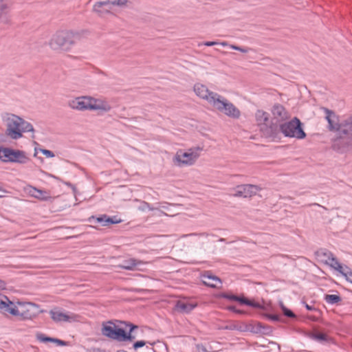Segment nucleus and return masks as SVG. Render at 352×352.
I'll return each mask as SVG.
<instances>
[{"mask_svg": "<svg viewBox=\"0 0 352 352\" xmlns=\"http://www.w3.org/2000/svg\"><path fill=\"white\" fill-rule=\"evenodd\" d=\"M238 299L236 301L237 302H239L241 304H244V305H247V303L248 302L249 300L245 298H240L238 296Z\"/></svg>", "mask_w": 352, "mask_h": 352, "instance_id": "nucleus-40", "label": "nucleus"}, {"mask_svg": "<svg viewBox=\"0 0 352 352\" xmlns=\"http://www.w3.org/2000/svg\"><path fill=\"white\" fill-rule=\"evenodd\" d=\"M0 309L3 313H9L13 316H21L23 318H32L38 314V307L32 302L22 305L19 309L7 296L0 295Z\"/></svg>", "mask_w": 352, "mask_h": 352, "instance_id": "nucleus-5", "label": "nucleus"}, {"mask_svg": "<svg viewBox=\"0 0 352 352\" xmlns=\"http://www.w3.org/2000/svg\"><path fill=\"white\" fill-rule=\"evenodd\" d=\"M340 274L346 278V279L352 283V270L347 266H344Z\"/></svg>", "mask_w": 352, "mask_h": 352, "instance_id": "nucleus-30", "label": "nucleus"}, {"mask_svg": "<svg viewBox=\"0 0 352 352\" xmlns=\"http://www.w3.org/2000/svg\"><path fill=\"white\" fill-rule=\"evenodd\" d=\"M321 109L325 113V119L328 122L329 131H336V137L332 142L333 150L344 153L352 150V115L344 118L340 122L334 111L327 108Z\"/></svg>", "mask_w": 352, "mask_h": 352, "instance_id": "nucleus-1", "label": "nucleus"}, {"mask_svg": "<svg viewBox=\"0 0 352 352\" xmlns=\"http://www.w3.org/2000/svg\"><path fill=\"white\" fill-rule=\"evenodd\" d=\"M256 120L261 126V130L266 137H274L278 132V126L273 122L269 120V113L263 111L258 110L255 114Z\"/></svg>", "mask_w": 352, "mask_h": 352, "instance_id": "nucleus-6", "label": "nucleus"}, {"mask_svg": "<svg viewBox=\"0 0 352 352\" xmlns=\"http://www.w3.org/2000/svg\"><path fill=\"white\" fill-rule=\"evenodd\" d=\"M212 106L230 118L237 119L241 116L239 109L219 94L215 100L213 101Z\"/></svg>", "mask_w": 352, "mask_h": 352, "instance_id": "nucleus-9", "label": "nucleus"}, {"mask_svg": "<svg viewBox=\"0 0 352 352\" xmlns=\"http://www.w3.org/2000/svg\"><path fill=\"white\" fill-rule=\"evenodd\" d=\"M204 44L206 46H213V45H218L219 43L216 42V41H206Z\"/></svg>", "mask_w": 352, "mask_h": 352, "instance_id": "nucleus-41", "label": "nucleus"}, {"mask_svg": "<svg viewBox=\"0 0 352 352\" xmlns=\"http://www.w3.org/2000/svg\"><path fill=\"white\" fill-rule=\"evenodd\" d=\"M138 329V326L122 320L107 321L102 323V334L107 338L118 341H133L135 336L132 331Z\"/></svg>", "mask_w": 352, "mask_h": 352, "instance_id": "nucleus-2", "label": "nucleus"}, {"mask_svg": "<svg viewBox=\"0 0 352 352\" xmlns=\"http://www.w3.org/2000/svg\"><path fill=\"white\" fill-rule=\"evenodd\" d=\"M228 309L232 310V311H234V312H236V309H235V307H233V306H230V307H228Z\"/></svg>", "mask_w": 352, "mask_h": 352, "instance_id": "nucleus-46", "label": "nucleus"}, {"mask_svg": "<svg viewBox=\"0 0 352 352\" xmlns=\"http://www.w3.org/2000/svg\"><path fill=\"white\" fill-rule=\"evenodd\" d=\"M110 10L109 6H103L102 8H100V10H102L103 12H98L97 10H94V11L96 13H98L99 15H102L104 14H106V13H109L110 12Z\"/></svg>", "mask_w": 352, "mask_h": 352, "instance_id": "nucleus-34", "label": "nucleus"}, {"mask_svg": "<svg viewBox=\"0 0 352 352\" xmlns=\"http://www.w3.org/2000/svg\"><path fill=\"white\" fill-rule=\"evenodd\" d=\"M90 102L89 110H100L104 112H108L111 109L107 102L100 99L90 97Z\"/></svg>", "mask_w": 352, "mask_h": 352, "instance_id": "nucleus-17", "label": "nucleus"}, {"mask_svg": "<svg viewBox=\"0 0 352 352\" xmlns=\"http://www.w3.org/2000/svg\"><path fill=\"white\" fill-rule=\"evenodd\" d=\"M247 305H249L252 307H256V308L260 307V305L258 302H254L250 300L248 301V302L247 303Z\"/></svg>", "mask_w": 352, "mask_h": 352, "instance_id": "nucleus-39", "label": "nucleus"}, {"mask_svg": "<svg viewBox=\"0 0 352 352\" xmlns=\"http://www.w3.org/2000/svg\"><path fill=\"white\" fill-rule=\"evenodd\" d=\"M96 222L100 223L102 226H107L110 224H116L121 222L120 219H117L116 217H109L107 214H103L99 217L96 218Z\"/></svg>", "mask_w": 352, "mask_h": 352, "instance_id": "nucleus-23", "label": "nucleus"}, {"mask_svg": "<svg viewBox=\"0 0 352 352\" xmlns=\"http://www.w3.org/2000/svg\"><path fill=\"white\" fill-rule=\"evenodd\" d=\"M219 241L223 242V241H225V239H223V238H221V239H219Z\"/></svg>", "mask_w": 352, "mask_h": 352, "instance_id": "nucleus-49", "label": "nucleus"}, {"mask_svg": "<svg viewBox=\"0 0 352 352\" xmlns=\"http://www.w3.org/2000/svg\"><path fill=\"white\" fill-rule=\"evenodd\" d=\"M163 204L164 205H162L161 207H162V208L165 209V210H168V206H167L168 205H170V204H168L166 202L164 203Z\"/></svg>", "mask_w": 352, "mask_h": 352, "instance_id": "nucleus-43", "label": "nucleus"}, {"mask_svg": "<svg viewBox=\"0 0 352 352\" xmlns=\"http://www.w3.org/2000/svg\"><path fill=\"white\" fill-rule=\"evenodd\" d=\"M272 113L273 115V120H276V122H282L289 118L288 113L285 107L280 104H276L273 107Z\"/></svg>", "mask_w": 352, "mask_h": 352, "instance_id": "nucleus-16", "label": "nucleus"}, {"mask_svg": "<svg viewBox=\"0 0 352 352\" xmlns=\"http://www.w3.org/2000/svg\"><path fill=\"white\" fill-rule=\"evenodd\" d=\"M40 151L43 155H45L47 157H54V153L50 150L41 148Z\"/></svg>", "mask_w": 352, "mask_h": 352, "instance_id": "nucleus-33", "label": "nucleus"}, {"mask_svg": "<svg viewBox=\"0 0 352 352\" xmlns=\"http://www.w3.org/2000/svg\"><path fill=\"white\" fill-rule=\"evenodd\" d=\"M195 307V304L190 303L185 300H178L175 305V310L182 314H188Z\"/></svg>", "mask_w": 352, "mask_h": 352, "instance_id": "nucleus-21", "label": "nucleus"}, {"mask_svg": "<svg viewBox=\"0 0 352 352\" xmlns=\"http://www.w3.org/2000/svg\"><path fill=\"white\" fill-rule=\"evenodd\" d=\"M261 188L252 184H241L237 186L234 189V197H243L245 198L251 197L256 194Z\"/></svg>", "mask_w": 352, "mask_h": 352, "instance_id": "nucleus-12", "label": "nucleus"}, {"mask_svg": "<svg viewBox=\"0 0 352 352\" xmlns=\"http://www.w3.org/2000/svg\"><path fill=\"white\" fill-rule=\"evenodd\" d=\"M194 91L198 97L206 100L211 105L219 95L217 93L210 91L206 85L201 83H196L194 85Z\"/></svg>", "mask_w": 352, "mask_h": 352, "instance_id": "nucleus-11", "label": "nucleus"}, {"mask_svg": "<svg viewBox=\"0 0 352 352\" xmlns=\"http://www.w3.org/2000/svg\"><path fill=\"white\" fill-rule=\"evenodd\" d=\"M50 314L52 319L56 322H70L74 320L76 318L74 314L68 315L57 309L51 310Z\"/></svg>", "mask_w": 352, "mask_h": 352, "instance_id": "nucleus-15", "label": "nucleus"}, {"mask_svg": "<svg viewBox=\"0 0 352 352\" xmlns=\"http://www.w3.org/2000/svg\"><path fill=\"white\" fill-rule=\"evenodd\" d=\"M202 281L204 285L213 288H217L221 284V279L210 272H206L202 275Z\"/></svg>", "mask_w": 352, "mask_h": 352, "instance_id": "nucleus-18", "label": "nucleus"}, {"mask_svg": "<svg viewBox=\"0 0 352 352\" xmlns=\"http://www.w3.org/2000/svg\"><path fill=\"white\" fill-rule=\"evenodd\" d=\"M254 333H268L270 331V328L265 326L261 322H258L252 329Z\"/></svg>", "mask_w": 352, "mask_h": 352, "instance_id": "nucleus-27", "label": "nucleus"}, {"mask_svg": "<svg viewBox=\"0 0 352 352\" xmlns=\"http://www.w3.org/2000/svg\"><path fill=\"white\" fill-rule=\"evenodd\" d=\"M197 235H199V236H208V234L207 233H205V232L199 233V234H197V233H190V234H183L181 237L182 238H186V237H188V236H197Z\"/></svg>", "mask_w": 352, "mask_h": 352, "instance_id": "nucleus-37", "label": "nucleus"}, {"mask_svg": "<svg viewBox=\"0 0 352 352\" xmlns=\"http://www.w3.org/2000/svg\"><path fill=\"white\" fill-rule=\"evenodd\" d=\"M90 97L81 96L71 100L68 102V105L70 108L78 111L89 110Z\"/></svg>", "mask_w": 352, "mask_h": 352, "instance_id": "nucleus-13", "label": "nucleus"}, {"mask_svg": "<svg viewBox=\"0 0 352 352\" xmlns=\"http://www.w3.org/2000/svg\"><path fill=\"white\" fill-rule=\"evenodd\" d=\"M306 308L308 309V310H312L313 309V307L309 306V305H306Z\"/></svg>", "mask_w": 352, "mask_h": 352, "instance_id": "nucleus-47", "label": "nucleus"}, {"mask_svg": "<svg viewBox=\"0 0 352 352\" xmlns=\"http://www.w3.org/2000/svg\"><path fill=\"white\" fill-rule=\"evenodd\" d=\"M5 287V283L0 280V289H3Z\"/></svg>", "mask_w": 352, "mask_h": 352, "instance_id": "nucleus-45", "label": "nucleus"}, {"mask_svg": "<svg viewBox=\"0 0 352 352\" xmlns=\"http://www.w3.org/2000/svg\"><path fill=\"white\" fill-rule=\"evenodd\" d=\"M267 317L274 321H278L279 320V316L277 315H268Z\"/></svg>", "mask_w": 352, "mask_h": 352, "instance_id": "nucleus-42", "label": "nucleus"}, {"mask_svg": "<svg viewBox=\"0 0 352 352\" xmlns=\"http://www.w3.org/2000/svg\"><path fill=\"white\" fill-rule=\"evenodd\" d=\"M128 2V0H107L104 1H98L94 4L93 10L98 12H103L102 10H100V8L103 6H109V9H111L113 6L118 7L126 6Z\"/></svg>", "mask_w": 352, "mask_h": 352, "instance_id": "nucleus-14", "label": "nucleus"}, {"mask_svg": "<svg viewBox=\"0 0 352 352\" xmlns=\"http://www.w3.org/2000/svg\"><path fill=\"white\" fill-rule=\"evenodd\" d=\"M138 210H141V211H146V210H157L160 212V213L163 215H165V216H168V214L164 212V211L160 210L159 208H153L151 206V205L146 202V201H142L141 202V204L138 207Z\"/></svg>", "mask_w": 352, "mask_h": 352, "instance_id": "nucleus-29", "label": "nucleus"}, {"mask_svg": "<svg viewBox=\"0 0 352 352\" xmlns=\"http://www.w3.org/2000/svg\"><path fill=\"white\" fill-rule=\"evenodd\" d=\"M142 264V261L131 258L124 260L123 263L118 265V267L126 270H138V267Z\"/></svg>", "mask_w": 352, "mask_h": 352, "instance_id": "nucleus-19", "label": "nucleus"}, {"mask_svg": "<svg viewBox=\"0 0 352 352\" xmlns=\"http://www.w3.org/2000/svg\"><path fill=\"white\" fill-rule=\"evenodd\" d=\"M116 352H127V351H124V350H118V351H117Z\"/></svg>", "mask_w": 352, "mask_h": 352, "instance_id": "nucleus-50", "label": "nucleus"}, {"mask_svg": "<svg viewBox=\"0 0 352 352\" xmlns=\"http://www.w3.org/2000/svg\"><path fill=\"white\" fill-rule=\"evenodd\" d=\"M219 44L222 45V46H228V45L230 46V45L227 42H226V41H223V42L219 43Z\"/></svg>", "mask_w": 352, "mask_h": 352, "instance_id": "nucleus-44", "label": "nucleus"}, {"mask_svg": "<svg viewBox=\"0 0 352 352\" xmlns=\"http://www.w3.org/2000/svg\"><path fill=\"white\" fill-rule=\"evenodd\" d=\"M2 119L6 127L4 135L12 140L21 138L23 133L34 131L30 123L16 115L6 113L3 115Z\"/></svg>", "mask_w": 352, "mask_h": 352, "instance_id": "nucleus-3", "label": "nucleus"}, {"mask_svg": "<svg viewBox=\"0 0 352 352\" xmlns=\"http://www.w3.org/2000/svg\"><path fill=\"white\" fill-rule=\"evenodd\" d=\"M0 160L4 162H14L21 164H26L29 161V158L24 151L10 148H4L0 150Z\"/></svg>", "mask_w": 352, "mask_h": 352, "instance_id": "nucleus-10", "label": "nucleus"}, {"mask_svg": "<svg viewBox=\"0 0 352 352\" xmlns=\"http://www.w3.org/2000/svg\"><path fill=\"white\" fill-rule=\"evenodd\" d=\"M29 193L34 197L42 201H47L51 198L49 193L45 190L37 189L34 187H30Z\"/></svg>", "mask_w": 352, "mask_h": 352, "instance_id": "nucleus-22", "label": "nucleus"}, {"mask_svg": "<svg viewBox=\"0 0 352 352\" xmlns=\"http://www.w3.org/2000/svg\"><path fill=\"white\" fill-rule=\"evenodd\" d=\"M280 131L286 137L303 139L306 133L302 129V123L297 118L291 121L281 124L278 126V131Z\"/></svg>", "mask_w": 352, "mask_h": 352, "instance_id": "nucleus-7", "label": "nucleus"}, {"mask_svg": "<svg viewBox=\"0 0 352 352\" xmlns=\"http://www.w3.org/2000/svg\"><path fill=\"white\" fill-rule=\"evenodd\" d=\"M66 184L69 186H72L73 190H75V187L72 184H71L70 183H66Z\"/></svg>", "mask_w": 352, "mask_h": 352, "instance_id": "nucleus-48", "label": "nucleus"}, {"mask_svg": "<svg viewBox=\"0 0 352 352\" xmlns=\"http://www.w3.org/2000/svg\"><path fill=\"white\" fill-rule=\"evenodd\" d=\"M280 307L285 316L289 318H296V315L292 312V311L286 308L282 302L280 303Z\"/></svg>", "mask_w": 352, "mask_h": 352, "instance_id": "nucleus-31", "label": "nucleus"}, {"mask_svg": "<svg viewBox=\"0 0 352 352\" xmlns=\"http://www.w3.org/2000/svg\"><path fill=\"white\" fill-rule=\"evenodd\" d=\"M202 150V147L196 146L189 148L186 152L178 151L173 157V162L179 166L192 165L199 157V152Z\"/></svg>", "mask_w": 352, "mask_h": 352, "instance_id": "nucleus-8", "label": "nucleus"}, {"mask_svg": "<svg viewBox=\"0 0 352 352\" xmlns=\"http://www.w3.org/2000/svg\"><path fill=\"white\" fill-rule=\"evenodd\" d=\"M146 342L143 340L137 341L133 344V349L136 350L139 348L144 346Z\"/></svg>", "mask_w": 352, "mask_h": 352, "instance_id": "nucleus-35", "label": "nucleus"}, {"mask_svg": "<svg viewBox=\"0 0 352 352\" xmlns=\"http://www.w3.org/2000/svg\"><path fill=\"white\" fill-rule=\"evenodd\" d=\"M225 298L229 299L230 300L236 301L238 299V296L233 294H226L223 296Z\"/></svg>", "mask_w": 352, "mask_h": 352, "instance_id": "nucleus-36", "label": "nucleus"}, {"mask_svg": "<svg viewBox=\"0 0 352 352\" xmlns=\"http://www.w3.org/2000/svg\"><path fill=\"white\" fill-rule=\"evenodd\" d=\"M236 313H239V314H241V313H243V311H239V310H237V309L236 310Z\"/></svg>", "mask_w": 352, "mask_h": 352, "instance_id": "nucleus-51", "label": "nucleus"}, {"mask_svg": "<svg viewBox=\"0 0 352 352\" xmlns=\"http://www.w3.org/2000/svg\"><path fill=\"white\" fill-rule=\"evenodd\" d=\"M12 4L11 0H0V21L3 23L8 22L5 16L9 12Z\"/></svg>", "mask_w": 352, "mask_h": 352, "instance_id": "nucleus-20", "label": "nucleus"}, {"mask_svg": "<svg viewBox=\"0 0 352 352\" xmlns=\"http://www.w3.org/2000/svg\"><path fill=\"white\" fill-rule=\"evenodd\" d=\"M315 338H316V339H317L318 340H321V341H323V340H326V336L324 333H316L315 335Z\"/></svg>", "mask_w": 352, "mask_h": 352, "instance_id": "nucleus-38", "label": "nucleus"}, {"mask_svg": "<svg viewBox=\"0 0 352 352\" xmlns=\"http://www.w3.org/2000/svg\"><path fill=\"white\" fill-rule=\"evenodd\" d=\"M325 301L331 305L337 304L341 302L342 298L340 296L336 294H326L324 296Z\"/></svg>", "mask_w": 352, "mask_h": 352, "instance_id": "nucleus-28", "label": "nucleus"}, {"mask_svg": "<svg viewBox=\"0 0 352 352\" xmlns=\"http://www.w3.org/2000/svg\"><path fill=\"white\" fill-rule=\"evenodd\" d=\"M324 263L327 265H329L331 267L335 269L338 272L340 273L342 269L344 267L342 264H340L337 258L333 256L331 257L330 260H324Z\"/></svg>", "mask_w": 352, "mask_h": 352, "instance_id": "nucleus-25", "label": "nucleus"}, {"mask_svg": "<svg viewBox=\"0 0 352 352\" xmlns=\"http://www.w3.org/2000/svg\"><path fill=\"white\" fill-rule=\"evenodd\" d=\"M73 237H74V236H69L68 238H69V239H71V238H73Z\"/></svg>", "mask_w": 352, "mask_h": 352, "instance_id": "nucleus-52", "label": "nucleus"}, {"mask_svg": "<svg viewBox=\"0 0 352 352\" xmlns=\"http://www.w3.org/2000/svg\"><path fill=\"white\" fill-rule=\"evenodd\" d=\"M36 338L38 340H39L40 342H51L56 343L58 345H60V346L67 345L66 342L59 340V339H57V338L47 337L43 333H38L36 335Z\"/></svg>", "mask_w": 352, "mask_h": 352, "instance_id": "nucleus-24", "label": "nucleus"}, {"mask_svg": "<svg viewBox=\"0 0 352 352\" xmlns=\"http://www.w3.org/2000/svg\"><path fill=\"white\" fill-rule=\"evenodd\" d=\"M230 47L231 49L239 51V52H243V53H247L250 50V48H248V47H242L234 45H230Z\"/></svg>", "mask_w": 352, "mask_h": 352, "instance_id": "nucleus-32", "label": "nucleus"}, {"mask_svg": "<svg viewBox=\"0 0 352 352\" xmlns=\"http://www.w3.org/2000/svg\"><path fill=\"white\" fill-rule=\"evenodd\" d=\"M316 256L320 258L323 262L324 260L329 261L331 257L333 256V253L326 249L318 250L316 252Z\"/></svg>", "mask_w": 352, "mask_h": 352, "instance_id": "nucleus-26", "label": "nucleus"}, {"mask_svg": "<svg viewBox=\"0 0 352 352\" xmlns=\"http://www.w3.org/2000/svg\"><path fill=\"white\" fill-rule=\"evenodd\" d=\"M80 39L78 32L70 30H60L55 32L50 39L48 45L55 52H68Z\"/></svg>", "mask_w": 352, "mask_h": 352, "instance_id": "nucleus-4", "label": "nucleus"}]
</instances>
